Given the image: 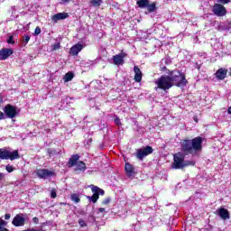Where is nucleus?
<instances>
[{
    "instance_id": "393cba45",
    "label": "nucleus",
    "mask_w": 231,
    "mask_h": 231,
    "mask_svg": "<svg viewBox=\"0 0 231 231\" xmlns=\"http://www.w3.org/2000/svg\"><path fill=\"white\" fill-rule=\"evenodd\" d=\"M70 199L74 203H80V195L73 193L72 195H70Z\"/></svg>"
},
{
    "instance_id": "6e6552de",
    "label": "nucleus",
    "mask_w": 231,
    "mask_h": 231,
    "mask_svg": "<svg viewBox=\"0 0 231 231\" xmlns=\"http://www.w3.org/2000/svg\"><path fill=\"white\" fill-rule=\"evenodd\" d=\"M149 154H152V147L146 146L144 148L138 149L136 156L138 160H143L145 156H149Z\"/></svg>"
},
{
    "instance_id": "c756f323",
    "label": "nucleus",
    "mask_w": 231,
    "mask_h": 231,
    "mask_svg": "<svg viewBox=\"0 0 231 231\" xmlns=\"http://www.w3.org/2000/svg\"><path fill=\"white\" fill-rule=\"evenodd\" d=\"M79 225L81 226V228H84V226H88V223H86L82 218L79 219Z\"/></svg>"
},
{
    "instance_id": "c85d7f7f",
    "label": "nucleus",
    "mask_w": 231,
    "mask_h": 231,
    "mask_svg": "<svg viewBox=\"0 0 231 231\" xmlns=\"http://www.w3.org/2000/svg\"><path fill=\"white\" fill-rule=\"evenodd\" d=\"M5 171H7V172H14L15 171V168H14V166L8 164L5 166Z\"/></svg>"
},
{
    "instance_id": "5701e85b",
    "label": "nucleus",
    "mask_w": 231,
    "mask_h": 231,
    "mask_svg": "<svg viewBox=\"0 0 231 231\" xmlns=\"http://www.w3.org/2000/svg\"><path fill=\"white\" fill-rule=\"evenodd\" d=\"M211 46L214 48V50H221L223 45L221 42H217V40H212Z\"/></svg>"
},
{
    "instance_id": "cd10ccee",
    "label": "nucleus",
    "mask_w": 231,
    "mask_h": 231,
    "mask_svg": "<svg viewBox=\"0 0 231 231\" xmlns=\"http://www.w3.org/2000/svg\"><path fill=\"white\" fill-rule=\"evenodd\" d=\"M91 5L93 6H100V5H102V0H91Z\"/></svg>"
},
{
    "instance_id": "7ed1b4c3",
    "label": "nucleus",
    "mask_w": 231,
    "mask_h": 231,
    "mask_svg": "<svg viewBox=\"0 0 231 231\" xmlns=\"http://www.w3.org/2000/svg\"><path fill=\"white\" fill-rule=\"evenodd\" d=\"M170 77L171 79L172 86H177L178 88H183V86H186L187 79H185V74L178 71V70H172L170 73Z\"/></svg>"
},
{
    "instance_id": "dca6fc26",
    "label": "nucleus",
    "mask_w": 231,
    "mask_h": 231,
    "mask_svg": "<svg viewBox=\"0 0 231 231\" xmlns=\"http://www.w3.org/2000/svg\"><path fill=\"white\" fill-rule=\"evenodd\" d=\"M14 54V50L12 49H2L0 51V60H6L10 55Z\"/></svg>"
},
{
    "instance_id": "473e14b6",
    "label": "nucleus",
    "mask_w": 231,
    "mask_h": 231,
    "mask_svg": "<svg viewBox=\"0 0 231 231\" xmlns=\"http://www.w3.org/2000/svg\"><path fill=\"white\" fill-rule=\"evenodd\" d=\"M33 35L37 36V35H41V27L37 26L35 28L34 33Z\"/></svg>"
},
{
    "instance_id": "a211bd4d",
    "label": "nucleus",
    "mask_w": 231,
    "mask_h": 231,
    "mask_svg": "<svg viewBox=\"0 0 231 231\" xmlns=\"http://www.w3.org/2000/svg\"><path fill=\"white\" fill-rule=\"evenodd\" d=\"M217 214L219 215L221 219H230V214L228 213V210H226L225 208H220L217 210Z\"/></svg>"
},
{
    "instance_id": "6ab92c4d",
    "label": "nucleus",
    "mask_w": 231,
    "mask_h": 231,
    "mask_svg": "<svg viewBox=\"0 0 231 231\" xmlns=\"http://www.w3.org/2000/svg\"><path fill=\"white\" fill-rule=\"evenodd\" d=\"M125 171L127 176H129V178H131V176H133V174L134 172V167L133 166V164L126 162L125 165Z\"/></svg>"
},
{
    "instance_id": "0eeeda50",
    "label": "nucleus",
    "mask_w": 231,
    "mask_h": 231,
    "mask_svg": "<svg viewBox=\"0 0 231 231\" xmlns=\"http://www.w3.org/2000/svg\"><path fill=\"white\" fill-rule=\"evenodd\" d=\"M25 223L26 216L23 213L17 214L12 221V225H14V226H24Z\"/></svg>"
},
{
    "instance_id": "09e8293b",
    "label": "nucleus",
    "mask_w": 231,
    "mask_h": 231,
    "mask_svg": "<svg viewBox=\"0 0 231 231\" xmlns=\"http://www.w3.org/2000/svg\"><path fill=\"white\" fill-rule=\"evenodd\" d=\"M166 69H167L166 67H162V71H165Z\"/></svg>"
},
{
    "instance_id": "f3484780",
    "label": "nucleus",
    "mask_w": 231,
    "mask_h": 231,
    "mask_svg": "<svg viewBox=\"0 0 231 231\" xmlns=\"http://www.w3.org/2000/svg\"><path fill=\"white\" fill-rule=\"evenodd\" d=\"M134 80L135 82H142V77H143V74L142 73V70L138 66L134 67Z\"/></svg>"
},
{
    "instance_id": "ea45409f",
    "label": "nucleus",
    "mask_w": 231,
    "mask_h": 231,
    "mask_svg": "<svg viewBox=\"0 0 231 231\" xmlns=\"http://www.w3.org/2000/svg\"><path fill=\"white\" fill-rule=\"evenodd\" d=\"M25 231H44L43 229H35V228H28V229H25Z\"/></svg>"
},
{
    "instance_id": "ddd939ff",
    "label": "nucleus",
    "mask_w": 231,
    "mask_h": 231,
    "mask_svg": "<svg viewBox=\"0 0 231 231\" xmlns=\"http://www.w3.org/2000/svg\"><path fill=\"white\" fill-rule=\"evenodd\" d=\"M227 73H228V69L225 68H220L215 73V77L217 80H225V79H226Z\"/></svg>"
},
{
    "instance_id": "f8f14e48",
    "label": "nucleus",
    "mask_w": 231,
    "mask_h": 231,
    "mask_svg": "<svg viewBox=\"0 0 231 231\" xmlns=\"http://www.w3.org/2000/svg\"><path fill=\"white\" fill-rule=\"evenodd\" d=\"M82 50H84V44H82V42H78L70 48L69 53L73 57H77V55H79Z\"/></svg>"
},
{
    "instance_id": "49530a36",
    "label": "nucleus",
    "mask_w": 231,
    "mask_h": 231,
    "mask_svg": "<svg viewBox=\"0 0 231 231\" xmlns=\"http://www.w3.org/2000/svg\"><path fill=\"white\" fill-rule=\"evenodd\" d=\"M0 104H3V96L0 95Z\"/></svg>"
},
{
    "instance_id": "c9c22d12",
    "label": "nucleus",
    "mask_w": 231,
    "mask_h": 231,
    "mask_svg": "<svg viewBox=\"0 0 231 231\" xmlns=\"http://www.w3.org/2000/svg\"><path fill=\"white\" fill-rule=\"evenodd\" d=\"M115 124H116V125H122V123L120 122V118L119 117H116L115 118Z\"/></svg>"
},
{
    "instance_id": "a19ab883",
    "label": "nucleus",
    "mask_w": 231,
    "mask_h": 231,
    "mask_svg": "<svg viewBox=\"0 0 231 231\" xmlns=\"http://www.w3.org/2000/svg\"><path fill=\"white\" fill-rule=\"evenodd\" d=\"M10 217H12V215H10V213L5 214V219L8 220L10 219Z\"/></svg>"
},
{
    "instance_id": "9b49d317",
    "label": "nucleus",
    "mask_w": 231,
    "mask_h": 231,
    "mask_svg": "<svg viewBox=\"0 0 231 231\" xmlns=\"http://www.w3.org/2000/svg\"><path fill=\"white\" fill-rule=\"evenodd\" d=\"M54 175L55 172L53 171L46 169H41L36 171V176H38V178H41L42 180H46V178H50Z\"/></svg>"
},
{
    "instance_id": "20e7f679",
    "label": "nucleus",
    "mask_w": 231,
    "mask_h": 231,
    "mask_svg": "<svg viewBox=\"0 0 231 231\" xmlns=\"http://www.w3.org/2000/svg\"><path fill=\"white\" fill-rule=\"evenodd\" d=\"M188 165H194V162H185V155L183 153L178 152L173 155L172 169H183V167H188Z\"/></svg>"
},
{
    "instance_id": "aec40b11",
    "label": "nucleus",
    "mask_w": 231,
    "mask_h": 231,
    "mask_svg": "<svg viewBox=\"0 0 231 231\" xmlns=\"http://www.w3.org/2000/svg\"><path fill=\"white\" fill-rule=\"evenodd\" d=\"M90 189L92 190V192H96V194H97V196H104V189H101L100 188L95 186V185H90Z\"/></svg>"
},
{
    "instance_id": "39448f33",
    "label": "nucleus",
    "mask_w": 231,
    "mask_h": 231,
    "mask_svg": "<svg viewBox=\"0 0 231 231\" xmlns=\"http://www.w3.org/2000/svg\"><path fill=\"white\" fill-rule=\"evenodd\" d=\"M155 84L159 89L167 91L172 88V79H171V74L169 76L164 75L155 80Z\"/></svg>"
},
{
    "instance_id": "7c9ffc66",
    "label": "nucleus",
    "mask_w": 231,
    "mask_h": 231,
    "mask_svg": "<svg viewBox=\"0 0 231 231\" xmlns=\"http://www.w3.org/2000/svg\"><path fill=\"white\" fill-rule=\"evenodd\" d=\"M51 198H52V199L57 198V190L55 189H52L51 190Z\"/></svg>"
},
{
    "instance_id": "f704fd0d",
    "label": "nucleus",
    "mask_w": 231,
    "mask_h": 231,
    "mask_svg": "<svg viewBox=\"0 0 231 231\" xmlns=\"http://www.w3.org/2000/svg\"><path fill=\"white\" fill-rule=\"evenodd\" d=\"M60 48V43L57 42L55 43L53 46H52V50L55 51V50H59Z\"/></svg>"
},
{
    "instance_id": "2eb2a0df",
    "label": "nucleus",
    "mask_w": 231,
    "mask_h": 231,
    "mask_svg": "<svg viewBox=\"0 0 231 231\" xmlns=\"http://www.w3.org/2000/svg\"><path fill=\"white\" fill-rule=\"evenodd\" d=\"M126 56L127 54L125 52H121L114 56V63L116 66H122V64H124V59H125Z\"/></svg>"
},
{
    "instance_id": "79ce46f5",
    "label": "nucleus",
    "mask_w": 231,
    "mask_h": 231,
    "mask_svg": "<svg viewBox=\"0 0 231 231\" xmlns=\"http://www.w3.org/2000/svg\"><path fill=\"white\" fill-rule=\"evenodd\" d=\"M4 119H5V114L0 111V120H4Z\"/></svg>"
},
{
    "instance_id": "e433bc0d",
    "label": "nucleus",
    "mask_w": 231,
    "mask_h": 231,
    "mask_svg": "<svg viewBox=\"0 0 231 231\" xmlns=\"http://www.w3.org/2000/svg\"><path fill=\"white\" fill-rule=\"evenodd\" d=\"M110 201H111V199L106 198V199H105L103 200V205H109Z\"/></svg>"
},
{
    "instance_id": "4c0bfd02",
    "label": "nucleus",
    "mask_w": 231,
    "mask_h": 231,
    "mask_svg": "<svg viewBox=\"0 0 231 231\" xmlns=\"http://www.w3.org/2000/svg\"><path fill=\"white\" fill-rule=\"evenodd\" d=\"M231 0H218V3H220L221 5H226L228 3H230Z\"/></svg>"
},
{
    "instance_id": "de8ad7c7",
    "label": "nucleus",
    "mask_w": 231,
    "mask_h": 231,
    "mask_svg": "<svg viewBox=\"0 0 231 231\" xmlns=\"http://www.w3.org/2000/svg\"><path fill=\"white\" fill-rule=\"evenodd\" d=\"M62 3H69V0H61Z\"/></svg>"
},
{
    "instance_id": "f03ea898",
    "label": "nucleus",
    "mask_w": 231,
    "mask_h": 231,
    "mask_svg": "<svg viewBox=\"0 0 231 231\" xmlns=\"http://www.w3.org/2000/svg\"><path fill=\"white\" fill-rule=\"evenodd\" d=\"M80 160V156L79 154L72 155L67 163L68 167H75L74 171L76 172H84L86 171V163Z\"/></svg>"
},
{
    "instance_id": "c03bdc74",
    "label": "nucleus",
    "mask_w": 231,
    "mask_h": 231,
    "mask_svg": "<svg viewBox=\"0 0 231 231\" xmlns=\"http://www.w3.org/2000/svg\"><path fill=\"white\" fill-rule=\"evenodd\" d=\"M98 211L101 212V213L106 212V208H100L98 209Z\"/></svg>"
},
{
    "instance_id": "72a5a7b5",
    "label": "nucleus",
    "mask_w": 231,
    "mask_h": 231,
    "mask_svg": "<svg viewBox=\"0 0 231 231\" xmlns=\"http://www.w3.org/2000/svg\"><path fill=\"white\" fill-rule=\"evenodd\" d=\"M7 42L8 44H14L15 42L14 41V36H9Z\"/></svg>"
},
{
    "instance_id": "412c9836",
    "label": "nucleus",
    "mask_w": 231,
    "mask_h": 231,
    "mask_svg": "<svg viewBox=\"0 0 231 231\" xmlns=\"http://www.w3.org/2000/svg\"><path fill=\"white\" fill-rule=\"evenodd\" d=\"M148 5H149V0L137 1V6H139V8H147Z\"/></svg>"
},
{
    "instance_id": "2f4dec72",
    "label": "nucleus",
    "mask_w": 231,
    "mask_h": 231,
    "mask_svg": "<svg viewBox=\"0 0 231 231\" xmlns=\"http://www.w3.org/2000/svg\"><path fill=\"white\" fill-rule=\"evenodd\" d=\"M23 42H24V46H26L27 43L30 42V36L29 35H24L23 36Z\"/></svg>"
},
{
    "instance_id": "a18cd8bd",
    "label": "nucleus",
    "mask_w": 231,
    "mask_h": 231,
    "mask_svg": "<svg viewBox=\"0 0 231 231\" xmlns=\"http://www.w3.org/2000/svg\"><path fill=\"white\" fill-rule=\"evenodd\" d=\"M227 113H228V115H231V106L228 107Z\"/></svg>"
},
{
    "instance_id": "b1692460",
    "label": "nucleus",
    "mask_w": 231,
    "mask_h": 231,
    "mask_svg": "<svg viewBox=\"0 0 231 231\" xmlns=\"http://www.w3.org/2000/svg\"><path fill=\"white\" fill-rule=\"evenodd\" d=\"M98 193L97 192H93V196H88L87 199L89 201H92V203H97V201H98Z\"/></svg>"
},
{
    "instance_id": "37998d69",
    "label": "nucleus",
    "mask_w": 231,
    "mask_h": 231,
    "mask_svg": "<svg viewBox=\"0 0 231 231\" xmlns=\"http://www.w3.org/2000/svg\"><path fill=\"white\" fill-rule=\"evenodd\" d=\"M3 178H5V173L0 172V181H1V180H3Z\"/></svg>"
},
{
    "instance_id": "423d86ee",
    "label": "nucleus",
    "mask_w": 231,
    "mask_h": 231,
    "mask_svg": "<svg viewBox=\"0 0 231 231\" xmlns=\"http://www.w3.org/2000/svg\"><path fill=\"white\" fill-rule=\"evenodd\" d=\"M19 159V151H10L8 148H0V160H14Z\"/></svg>"
},
{
    "instance_id": "a878e982",
    "label": "nucleus",
    "mask_w": 231,
    "mask_h": 231,
    "mask_svg": "<svg viewBox=\"0 0 231 231\" xmlns=\"http://www.w3.org/2000/svg\"><path fill=\"white\" fill-rule=\"evenodd\" d=\"M5 226H6V221L0 217V231H8V229Z\"/></svg>"
},
{
    "instance_id": "8fccbe9b",
    "label": "nucleus",
    "mask_w": 231,
    "mask_h": 231,
    "mask_svg": "<svg viewBox=\"0 0 231 231\" xmlns=\"http://www.w3.org/2000/svg\"><path fill=\"white\" fill-rule=\"evenodd\" d=\"M167 60H167V59L162 60V62H165V64H167Z\"/></svg>"
},
{
    "instance_id": "9d476101",
    "label": "nucleus",
    "mask_w": 231,
    "mask_h": 231,
    "mask_svg": "<svg viewBox=\"0 0 231 231\" xmlns=\"http://www.w3.org/2000/svg\"><path fill=\"white\" fill-rule=\"evenodd\" d=\"M212 12L217 17H223L226 15V8H225V6H223L221 4H216L212 8Z\"/></svg>"
},
{
    "instance_id": "f257e3e1",
    "label": "nucleus",
    "mask_w": 231,
    "mask_h": 231,
    "mask_svg": "<svg viewBox=\"0 0 231 231\" xmlns=\"http://www.w3.org/2000/svg\"><path fill=\"white\" fill-rule=\"evenodd\" d=\"M203 143V138L195 137L192 140H184L181 142V150L187 154H192V152H198L201 151Z\"/></svg>"
},
{
    "instance_id": "1a4fd4ad",
    "label": "nucleus",
    "mask_w": 231,
    "mask_h": 231,
    "mask_svg": "<svg viewBox=\"0 0 231 231\" xmlns=\"http://www.w3.org/2000/svg\"><path fill=\"white\" fill-rule=\"evenodd\" d=\"M4 113L7 118H15L17 116V108L12 105H7L4 108Z\"/></svg>"
},
{
    "instance_id": "4be33fe9",
    "label": "nucleus",
    "mask_w": 231,
    "mask_h": 231,
    "mask_svg": "<svg viewBox=\"0 0 231 231\" xmlns=\"http://www.w3.org/2000/svg\"><path fill=\"white\" fill-rule=\"evenodd\" d=\"M73 77H75V75L73 74V72L69 71L65 74L63 80L64 82H70V80H73Z\"/></svg>"
},
{
    "instance_id": "58836bf2",
    "label": "nucleus",
    "mask_w": 231,
    "mask_h": 231,
    "mask_svg": "<svg viewBox=\"0 0 231 231\" xmlns=\"http://www.w3.org/2000/svg\"><path fill=\"white\" fill-rule=\"evenodd\" d=\"M32 222H33L34 225H39V218L36 217H33V218H32Z\"/></svg>"
},
{
    "instance_id": "bb28decb",
    "label": "nucleus",
    "mask_w": 231,
    "mask_h": 231,
    "mask_svg": "<svg viewBox=\"0 0 231 231\" xmlns=\"http://www.w3.org/2000/svg\"><path fill=\"white\" fill-rule=\"evenodd\" d=\"M146 8H148V12H154V10H156V4H149L148 2Z\"/></svg>"
},
{
    "instance_id": "3c124183",
    "label": "nucleus",
    "mask_w": 231,
    "mask_h": 231,
    "mask_svg": "<svg viewBox=\"0 0 231 231\" xmlns=\"http://www.w3.org/2000/svg\"><path fill=\"white\" fill-rule=\"evenodd\" d=\"M195 122H198V118L194 117Z\"/></svg>"
},
{
    "instance_id": "4468645a",
    "label": "nucleus",
    "mask_w": 231,
    "mask_h": 231,
    "mask_svg": "<svg viewBox=\"0 0 231 231\" xmlns=\"http://www.w3.org/2000/svg\"><path fill=\"white\" fill-rule=\"evenodd\" d=\"M69 14L68 13H59L51 16V21L53 23H59V21H64V19H68Z\"/></svg>"
}]
</instances>
